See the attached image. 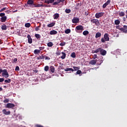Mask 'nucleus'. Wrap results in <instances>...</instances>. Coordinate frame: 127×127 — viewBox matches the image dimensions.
<instances>
[{
    "mask_svg": "<svg viewBox=\"0 0 127 127\" xmlns=\"http://www.w3.org/2000/svg\"><path fill=\"white\" fill-rule=\"evenodd\" d=\"M84 30V27L82 25H78L75 27V31L77 33H82V32Z\"/></svg>",
    "mask_w": 127,
    "mask_h": 127,
    "instance_id": "obj_1",
    "label": "nucleus"
},
{
    "mask_svg": "<svg viewBox=\"0 0 127 127\" xmlns=\"http://www.w3.org/2000/svg\"><path fill=\"white\" fill-rule=\"evenodd\" d=\"M2 77H4V78H6L7 79L9 77V74H8V72H7V70L6 69H3L2 71Z\"/></svg>",
    "mask_w": 127,
    "mask_h": 127,
    "instance_id": "obj_2",
    "label": "nucleus"
},
{
    "mask_svg": "<svg viewBox=\"0 0 127 127\" xmlns=\"http://www.w3.org/2000/svg\"><path fill=\"white\" fill-rule=\"evenodd\" d=\"M90 22H91V23H93L94 24H95L96 26H99V25H100V21H99V20L97 19H91Z\"/></svg>",
    "mask_w": 127,
    "mask_h": 127,
    "instance_id": "obj_3",
    "label": "nucleus"
},
{
    "mask_svg": "<svg viewBox=\"0 0 127 127\" xmlns=\"http://www.w3.org/2000/svg\"><path fill=\"white\" fill-rule=\"evenodd\" d=\"M104 15V12H100L98 13H96L95 14V17L96 18H100V17H102Z\"/></svg>",
    "mask_w": 127,
    "mask_h": 127,
    "instance_id": "obj_4",
    "label": "nucleus"
},
{
    "mask_svg": "<svg viewBox=\"0 0 127 127\" xmlns=\"http://www.w3.org/2000/svg\"><path fill=\"white\" fill-rule=\"evenodd\" d=\"M14 107H15V105L12 103H8L5 106V108H8L10 109H12V108H14Z\"/></svg>",
    "mask_w": 127,
    "mask_h": 127,
    "instance_id": "obj_5",
    "label": "nucleus"
},
{
    "mask_svg": "<svg viewBox=\"0 0 127 127\" xmlns=\"http://www.w3.org/2000/svg\"><path fill=\"white\" fill-rule=\"evenodd\" d=\"M98 60H92L89 62L90 65H96L97 64Z\"/></svg>",
    "mask_w": 127,
    "mask_h": 127,
    "instance_id": "obj_6",
    "label": "nucleus"
},
{
    "mask_svg": "<svg viewBox=\"0 0 127 127\" xmlns=\"http://www.w3.org/2000/svg\"><path fill=\"white\" fill-rule=\"evenodd\" d=\"M110 3H111V0H107V2L103 5L102 6L103 8H106V7H107V6L109 5V4H110Z\"/></svg>",
    "mask_w": 127,
    "mask_h": 127,
    "instance_id": "obj_7",
    "label": "nucleus"
},
{
    "mask_svg": "<svg viewBox=\"0 0 127 127\" xmlns=\"http://www.w3.org/2000/svg\"><path fill=\"white\" fill-rule=\"evenodd\" d=\"M100 54L101 55H102V56H105V55H106V54H107V51L104 50V49H100Z\"/></svg>",
    "mask_w": 127,
    "mask_h": 127,
    "instance_id": "obj_8",
    "label": "nucleus"
},
{
    "mask_svg": "<svg viewBox=\"0 0 127 127\" xmlns=\"http://www.w3.org/2000/svg\"><path fill=\"white\" fill-rule=\"evenodd\" d=\"M104 38L105 41H110V38L109 37V34L105 33L104 36Z\"/></svg>",
    "mask_w": 127,
    "mask_h": 127,
    "instance_id": "obj_9",
    "label": "nucleus"
},
{
    "mask_svg": "<svg viewBox=\"0 0 127 127\" xmlns=\"http://www.w3.org/2000/svg\"><path fill=\"white\" fill-rule=\"evenodd\" d=\"M79 20H80V19H79V18H74L72 19V23H74V24L78 23V22H79Z\"/></svg>",
    "mask_w": 127,
    "mask_h": 127,
    "instance_id": "obj_10",
    "label": "nucleus"
},
{
    "mask_svg": "<svg viewBox=\"0 0 127 127\" xmlns=\"http://www.w3.org/2000/svg\"><path fill=\"white\" fill-rule=\"evenodd\" d=\"M27 38L28 43H29V44H31V43H32V39L31 38V36H30V35H27Z\"/></svg>",
    "mask_w": 127,
    "mask_h": 127,
    "instance_id": "obj_11",
    "label": "nucleus"
},
{
    "mask_svg": "<svg viewBox=\"0 0 127 127\" xmlns=\"http://www.w3.org/2000/svg\"><path fill=\"white\" fill-rule=\"evenodd\" d=\"M2 112L3 114L4 115H6V116L10 115V111H6V110H5V109H3Z\"/></svg>",
    "mask_w": 127,
    "mask_h": 127,
    "instance_id": "obj_12",
    "label": "nucleus"
},
{
    "mask_svg": "<svg viewBox=\"0 0 127 127\" xmlns=\"http://www.w3.org/2000/svg\"><path fill=\"white\" fill-rule=\"evenodd\" d=\"M42 6H43V4H33V6H32V7H42Z\"/></svg>",
    "mask_w": 127,
    "mask_h": 127,
    "instance_id": "obj_13",
    "label": "nucleus"
},
{
    "mask_svg": "<svg viewBox=\"0 0 127 127\" xmlns=\"http://www.w3.org/2000/svg\"><path fill=\"white\" fill-rule=\"evenodd\" d=\"M57 33H58L57 31L55 30L50 31V34L51 35H55V34H57Z\"/></svg>",
    "mask_w": 127,
    "mask_h": 127,
    "instance_id": "obj_14",
    "label": "nucleus"
},
{
    "mask_svg": "<svg viewBox=\"0 0 127 127\" xmlns=\"http://www.w3.org/2000/svg\"><path fill=\"white\" fill-rule=\"evenodd\" d=\"M54 19H58L59 18L60 16H59V13H56L53 15Z\"/></svg>",
    "mask_w": 127,
    "mask_h": 127,
    "instance_id": "obj_15",
    "label": "nucleus"
},
{
    "mask_svg": "<svg viewBox=\"0 0 127 127\" xmlns=\"http://www.w3.org/2000/svg\"><path fill=\"white\" fill-rule=\"evenodd\" d=\"M50 70L52 73H54L55 72V67L53 65L51 66L50 67Z\"/></svg>",
    "mask_w": 127,
    "mask_h": 127,
    "instance_id": "obj_16",
    "label": "nucleus"
},
{
    "mask_svg": "<svg viewBox=\"0 0 127 127\" xmlns=\"http://www.w3.org/2000/svg\"><path fill=\"white\" fill-rule=\"evenodd\" d=\"M6 16H4L3 17H1V22H5V21H6Z\"/></svg>",
    "mask_w": 127,
    "mask_h": 127,
    "instance_id": "obj_17",
    "label": "nucleus"
},
{
    "mask_svg": "<svg viewBox=\"0 0 127 127\" xmlns=\"http://www.w3.org/2000/svg\"><path fill=\"white\" fill-rule=\"evenodd\" d=\"M27 3L28 4H30L31 5H32V6H33V3H34V1L32 0H28L27 2Z\"/></svg>",
    "mask_w": 127,
    "mask_h": 127,
    "instance_id": "obj_18",
    "label": "nucleus"
},
{
    "mask_svg": "<svg viewBox=\"0 0 127 127\" xmlns=\"http://www.w3.org/2000/svg\"><path fill=\"white\" fill-rule=\"evenodd\" d=\"M101 51V48H98L96 49V50H93L92 53H98V52H100Z\"/></svg>",
    "mask_w": 127,
    "mask_h": 127,
    "instance_id": "obj_19",
    "label": "nucleus"
},
{
    "mask_svg": "<svg viewBox=\"0 0 127 127\" xmlns=\"http://www.w3.org/2000/svg\"><path fill=\"white\" fill-rule=\"evenodd\" d=\"M102 36V34L100 32H97L95 35L96 38H99V37H101Z\"/></svg>",
    "mask_w": 127,
    "mask_h": 127,
    "instance_id": "obj_20",
    "label": "nucleus"
},
{
    "mask_svg": "<svg viewBox=\"0 0 127 127\" xmlns=\"http://www.w3.org/2000/svg\"><path fill=\"white\" fill-rule=\"evenodd\" d=\"M65 72H68V71H72V72H74V69L72 68H67L64 69Z\"/></svg>",
    "mask_w": 127,
    "mask_h": 127,
    "instance_id": "obj_21",
    "label": "nucleus"
},
{
    "mask_svg": "<svg viewBox=\"0 0 127 127\" xmlns=\"http://www.w3.org/2000/svg\"><path fill=\"white\" fill-rule=\"evenodd\" d=\"M62 54L63 55L62 57H61V58L62 59H65L66 58V53L64 52H62Z\"/></svg>",
    "mask_w": 127,
    "mask_h": 127,
    "instance_id": "obj_22",
    "label": "nucleus"
},
{
    "mask_svg": "<svg viewBox=\"0 0 127 127\" xmlns=\"http://www.w3.org/2000/svg\"><path fill=\"white\" fill-rule=\"evenodd\" d=\"M54 25H55V23L52 22V23H51L48 24L47 26H48V27H53V26H54Z\"/></svg>",
    "mask_w": 127,
    "mask_h": 127,
    "instance_id": "obj_23",
    "label": "nucleus"
},
{
    "mask_svg": "<svg viewBox=\"0 0 127 127\" xmlns=\"http://www.w3.org/2000/svg\"><path fill=\"white\" fill-rule=\"evenodd\" d=\"M35 36L37 39H40L41 38V36L39 34H35Z\"/></svg>",
    "mask_w": 127,
    "mask_h": 127,
    "instance_id": "obj_24",
    "label": "nucleus"
},
{
    "mask_svg": "<svg viewBox=\"0 0 127 127\" xmlns=\"http://www.w3.org/2000/svg\"><path fill=\"white\" fill-rule=\"evenodd\" d=\"M120 30H121V31H122L123 32H124L125 33H127V29H124V28H120Z\"/></svg>",
    "mask_w": 127,
    "mask_h": 127,
    "instance_id": "obj_25",
    "label": "nucleus"
},
{
    "mask_svg": "<svg viewBox=\"0 0 127 127\" xmlns=\"http://www.w3.org/2000/svg\"><path fill=\"white\" fill-rule=\"evenodd\" d=\"M34 54H36V55L39 54V53H40V50L36 49L34 50Z\"/></svg>",
    "mask_w": 127,
    "mask_h": 127,
    "instance_id": "obj_26",
    "label": "nucleus"
},
{
    "mask_svg": "<svg viewBox=\"0 0 127 127\" xmlns=\"http://www.w3.org/2000/svg\"><path fill=\"white\" fill-rule=\"evenodd\" d=\"M121 23V21H120L119 20H116L115 21V24H116V25H119V24H120Z\"/></svg>",
    "mask_w": 127,
    "mask_h": 127,
    "instance_id": "obj_27",
    "label": "nucleus"
},
{
    "mask_svg": "<svg viewBox=\"0 0 127 127\" xmlns=\"http://www.w3.org/2000/svg\"><path fill=\"white\" fill-rule=\"evenodd\" d=\"M83 34L85 36H87V35H88V34H89V31H88L87 30H85V31L83 32Z\"/></svg>",
    "mask_w": 127,
    "mask_h": 127,
    "instance_id": "obj_28",
    "label": "nucleus"
},
{
    "mask_svg": "<svg viewBox=\"0 0 127 127\" xmlns=\"http://www.w3.org/2000/svg\"><path fill=\"white\" fill-rule=\"evenodd\" d=\"M1 28L2 30H6V29H7V28L6 27V25H2Z\"/></svg>",
    "mask_w": 127,
    "mask_h": 127,
    "instance_id": "obj_29",
    "label": "nucleus"
},
{
    "mask_svg": "<svg viewBox=\"0 0 127 127\" xmlns=\"http://www.w3.org/2000/svg\"><path fill=\"white\" fill-rule=\"evenodd\" d=\"M47 46H48V47H52V46H53V43L50 42L48 43Z\"/></svg>",
    "mask_w": 127,
    "mask_h": 127,
    "instance_id": "obj_30",
    "label": "nucleus"
},
{
    "mask_svg": "<svg viewBox=\"0 0 127 127\" xmlns=\"http://www.w3.org/2000/svg\"><path fill=\"white\" fill-rule=\"evenodd\" d=\"M70 32H71V30H70V29H67L65 30V33H66V34H69Z\"/></svg>",
    "mask_w": 127,
    "mask_h": 127,
    "instance_id": "obj_31",
    "label": "nucleus"
},
{
    "mask_svg": "<svg viewBox=\"0 0 127 127\" xmlns=\"http://www.w3.org/2000/svg\"><path fill=\"white\" fill-rule=\"evenodd\" d=\"M70 56L72 58H76V54H75V52H73L71 53Z\"/></svg>",
    "mask_w": 127,
    "mask_h": 127,
    "instance_id": "obj_32",
    "label": "nucleus"
},
{
    "mask_svg": "<svg viewBox=\"0 0 127 127\" xmlns=\"http://www.w3.org/2000/svg\"><path fill=\"white\" fill-rule=\"evenodd\" d=\"M125 15H126L125 12H120L119 13V16H125Z\"/></svg>",
    "mask_w": 127,
    "mask_h": 127,
    "instance_id": "obj_33",
    "label": "nucleus"
},
{
    "mask_svg": "<svg viewBox=\"0 0 127 127\" xmlns=\"http://www.w3.org/2000/svg\"><path fill=\"white\" fill-rule=\"evenodd\" d=\"M31 26V24H30V23H27L25 24V27H27V28H29V27Z\"/></svg>",
    "mask_w": 127,
    "mask_h": 127,
    "instance_id": "obj_34",
    "label": "nucleus"
},
{
    "mask_svg": "<svg viewBox=\"0 0 127 127\" xmlns=\"http://www.w3.org/2000/svg\"><path fill=\"white\" fill-rule=\"evenodd\" d=\"M48 70H49V66L48 65H46V66H45L44 70L46 71V72H47Z\"/></svg>",
    "mask_w": 127,
    "mask_h": 127,
    "instance_id": "obj_35",
    "label": "nucleus"
},
{
    "mask_svg": "<svg viewBox=\"0 0 127 127\" xmlns=\"http://www.w3.org/2000/svg\"><path fill=\"white\" fill-rule=\"evenodd\" d=\"M73 68L74 71H77V70H79L80 69V66H73Z\"/></svg>",
    "mask_w": 127,
    "mask_h": 127,
    "instance_id": "obj_36",
    "label": "nucleus"
},
{
    "mask_svg": "<svg viewBox=\"0 0 127 127\" xmlns=\"http://www.w3.org/2000/svg\"><path fill=\"white\" fill-rule=\"evenodd\" d=\"M60 46H65L66 45V42H63L60 44Z\"/></svg>",
    "mask_w": 127,
    "mask_h": 127,
    "instance_id": "obj_37",
    "label": "nucleus"
},
{
    "mask_svg": "<svg viewBox=\"0 0 127 127\" xmlns=\"http://www.w3.org/2000/svg\"><path fill=\"white\" fill-rule=\"evenodd\" d=\"M5 83H10L11 82V80L10 78H8V79H6L4 80Z\"/></svg>",
    "mask_w": 127,
    "mask_h": 127,
    "instance_id": "obj_38",
    "label": "nucleus"
},
{
    "mask_svg": "<svg viewBox=\"0 0 127 127\" xmlns=\"http://www.w3.org/2000/svg\"><path fill=\"white\" fill-rule=\"evenodd\" d=\"M65 12L66 13H70L71 12V10L69 9H66Z\"/></svg>",
    "mask_w": 127,
    "mask_h": 127,
    "instance_id": "obj_39",
    "label": "nucleus"
},
{
    "mask_svg": "<svg viewBox=\"0 0 127 127\" xmlns=\"http://www.w3.org/2000/svg\"><path fill=\"white\" fill-rule=\"evenodd\" d=\"M35 31H38L39 30H40V26H37L35 28Z\"/></svg>",
    "mask_w": 127,
    "mask_h": 127,
    "instance_id": "obj_40",
    "label": "nucleus"
},
{
    "mask_svg": "<svg viewBox=\"0 0 127 127\" xmlns=\"http://www.w3.org/2000/svg\"><path fill=\"white\" fill-rule=\"evenodd\" d=\"M76 74H77V75H80V74H82V71L78 69V70L76 72Z\"/></svg>",
    "mask_w": 127,
    "mask_h": 127,
    "instance_id": "obj_41",
    "label": "nucleus"
},
{
    "mask_svg": "<svg viewBox=\"0 0 127 127\" xmlns=\"http://www.w3.org/2000/svg\"><path fill=\"white\" fill-rule=\"evenodd\" d=\"M56 55H57V56H59V55H61V53L60 52V51H57L56 52Z\"/></svg>",
    "mask_w": 127,
    "mask_h": 127,
    "instance_id": "obj_42",
    "label": "nucleus"
},
{
    "mask_svg": "<svg viewBox=\"0 0 127 127\" xmlns=\"http://www.w3.org/2000/svg\"><path fill=\"white\" fill-rule=\"evenodd\" d=\"M4 15H5V13H0V16L1 17H3V16H5Z\"/></svg>",
    "mask_w": 127,
    "mask_h": 127,
    "instance_id": "obj_43",
    "label": "nucleus"
},
{
    "mask_svg": "<svg viewBox=\"0 0 127 127\" xmlns=\"http://www.w3.org/2000/svg\"><path fill=\"white\" fill-rule=\"evenodd\" d=\"M17 62V59L15 58L14 59L13 61H12V63H16Z\"/></svg>",
    "mask_w": 127,
    "mask_h": 127,
    "instance_id": "obj_44",
    "label": "nucleus"
},
{
    "mask_svg": "<svg viewBox=\"0 0 127 127\" xmlns=\"http://www.w3.org/2000/svg\"><path fill=\"white\" fill-rule=\"evenodd\" d=\"M58 3H60V1H59V2L56 1V2H54V3H53V5H56V4H58Z\"/></svg>",
    "mask_w": 127,
    "mask_h": 127,
    "instance_id": "obj_45",
    "label": "nucleus"
},
{
    "mask_svg": "<svg viewBox=\"0 0 127 127\" xmlns=\"http://www.w3.org/2000/svg\"><path fill=\"white\" fill-rule=\"evenodd\" d=\"M6 9V7H4L0 10V12L3 11Z\"/></svg>",
    "mask_w": 127,
    "mask_h": 127,
    "instance_id": "obj_46",
    "label": "nucleus"
},
{
    "mask_svg": "<svg viewBox=\"0 0 127 127\" xmlns=\"http://www.w3.org/2000/svg\"><path fill=\"white\" fill-rule=\"evenodd\" d=\"M44 3H48V4H49V3H50V2L49 0H45Z\"/></svg>",
    "mask_w": 127,
    "mask_h": 127,
    "instance_id": "obj_47",
    "label": "nucleus"
},
{
    "mask_svg": "<svg viewBox=\"0 0 127 127\" xmlns=\"http://www.w3.org/2000/svg\"><path fill=\"white\" fill-rule=\"evenodd\" d=\"M101 42H102V43H105V42H106V40H105V39H104L103 38H102L101 39Z\"/></svg>",
    "mask_w": 127,
    "mask_h": 127,
    "instance_id": "obj_48",
    "label": "nucleus"
},
{
    "mask_svg": "<svg viewBox=\"0 0 127 127\" xmlns=\"http://www.w3.org/2000/svg\"><path fill=\"white\" fill-rule=\"evenodd\" d=\"M4 81V78H0V82L1 83Z\"/></svg>",
    "mask_w": 127,
    "mask_h": 127,
    "instance_id": "obj_49",
    "label": "nucleus"
},
{
    "mask_svg": "<svg viewBox=\"0 0 127 127\" xmlns=\"http://www.w3.org/2000/svg\"><path fill=\"white\" fill-rule=\"evenodd\" d=\"M8 102H9V100H8V99H5V100L3 101V102H4V103H8Z\"/></svg>",
    "mask_w": 127,
    "mask_h": 127,
    "instance_id": "obj_50",
    "label": "nucleus"
},
{
    "mask_svg": "<svg viewBox=\"0 0 127 127\" xmlns=\"http://www.w3.org/2000/svg\"><path fill=\"white\" fill-rule=\"evenodd\" d=\"M15 70L16 71H19V66H16Z\"/></svg>",
    "mask_w": 127,
    "mask_h": 127,
    "instance_id": "obj_51",
    "label": "nucleus"
},
{
    "mask_svg": "<svg viewBox=\"0 0 127 127\" xmlns=\"http://www.w3.org/2000/svg\"><path fill=\"white\" fill-rule=\"evenodd\" d=\"M45 60H50V58H49L47 56H45Z\"/></svg>",
    "mask_w": 127,
    "mask_h": 127,
    "instance_id": "obj_52",
    "label": "nucleus"
},
{
    "mask_svg": "<svg viewBox=\"0 0 127 127\" xmlns=\"http://www.w3.org/2000/svg\"><path fill=\"white\" fill-rule=\"evenodd\" d=\"M40 57H41V59H44V58H45V56H43V55L40 56Z\"/></svg>",
    "mask_w": 127,
    "mask_h": 127,
    "instance_id": "obj_53",
    "label": "nucleus"
},
{
    "mask_svg": "<svg viewBox=\"0 0 127 127\" xmlns=\"http://www.w3.org/2000/svg\"><path fill=\"white\" fill-rule=\"evenodd\" d=\"M50 7V6H49L48 5H46V4H43V6L42 7Z\"/></svg>",
    "mask_w": 127,
    "mask_h": 127,
    "instance_id": "obj_54",
    "label": "nucleus"
},
{
    "mask_svg": "<svg viewBox=\"0 0 127 127\" xmlns=\"http://www.w3.org/2000/svg\"><path fill=\"white\" fill-rule=\"evenodd\" d=\"M97 57H98V56H97L96 54H95L93 55V59H96V58H97Z\"/></svg>",
    "mask_w": 127,
    "mask_h": 127,
    "instance_id": "obj_55",
    "label": "nucleus"
},
{
    "mask_svg": "<svg viewBox=\"0 0 127 127\" xmlns=\"http://www.w3.org/2000/svg\"><path fill=\"white\" fill-rule=\"evenodd\" d=\"M43 49H44V47H40L39 48V50H40V52L41 51V50H43Z\"/></svg>",
    "mask_w": 127,
    "mask_h": 127,
    "instance_id": "obj_56",
    "label": "nucleus"
},
{
    "mask_svg": "<svg viewBox=\"0 0 127 127\" xmlns=\"http://www.w3.org/2000/svg\"><path fill=\"white\" fill-rule=\"evenodd\" d=\"M33 71L34 73H38V70L37 69H33Z\"/></svg>",
    "mask_w": 127,
    "mask_h": 127,
    "instance_id": "obj_57",
    "label": "nucleus"
},
{
    "mask_svg": "<svg viewBox=\"0 0 127 127\" xmlns=\"http://www.w3.org/2000/svg\"><path fill=\"white\" fill-rule=\"evenodd\" d=\"M85 15L86 16H88V15H89V12H85Z\"/></svg>",
    "mask_w": 127,
    "mask_h": 127,
    "instance_id": "obj_58",
    "label": "nucleus"
},
{
    "mask_svg": "<svg viewBox=\"0 0 127 127\" xmlns=\"http://www.w3.org/2000/svg\"><path fill=\"white\" fill-rule=\"evenodd\" d=\"M50 1V3H53L54 2V0H49Z\"/></svg>",
    "mask_w": 127,
    "mask_h": 127,
    "instance_id": "obj_59",
    "label": "nucleus"
},
{
    "mask_svg": "<svg viewBox=\"0 0 127 127\" xmlns=\"http://www.w3.org/2000/svg\"><path fill=\"white\" fill-rule=\"evenodd\" d=\"M121 28H124L125 29H127V25H124L123 26V27Z\"/></svg>",
    "mask_w": 127,
    "mask_h": 127,
    "instance_id": "obj_60",
    "label": "nucleus"
},
{
    "mask_svg": "<svg viewBox=\"0 0 127 127\" xmlns=\"http://www.w3.org/2000/svg\"><path fill=\"white\" fill-rule=\"evenodd\" d=\"M102 63H103V61H100V64L97 63V64L98 65H101V64H102Z\"/></svg>",
    "mask_w": 127,
    "mask_h": 127,
    "instance_id": "obj_61",
    "label": "nucleus"
},
{
    "mask_svg": "<svg viewBox=\"0 0 127 127\" xmlns=\"http://www.w3.org/2000/svg\"><path fill=\"white\" fill-rule=\"evenodd\" d=\"M2 73V69L0 68V74H1Z\"/></svg>",
    "mask_w": 127,
    "mask_h": 127,
    "instance_id": "obj_62",
    "label": "nucleus"
},
{
    "mask_svg": "<svg viewBox=\"0 0 127 127\" xmlns=\"http://www.w3.org/2000/svg\"><path fill=\"white\" fill-rule=\"evenodd\" d=\"M60 2H63V1H65V0H60Z\"/></svg>",
    "mask_w": 127,
    "mask_h": 127,
    "instance_id": "obj_63",
    "label": "nucleus"
},
{
    "mask_svg": "<svg viewBox=\"0 0 127 127\" xmlns=\"http://www.w3.org/2000/svg\"><path fill=\"white\" fill-rule=\"evenodd\" d=\"M37 59H38V60L41 59L40 56H39V57L37 58Z\"/></svg>",
    "mask_w": 127,
    "mask_h": 127,
    "instance_id": "obj_64",
    "label": "nucleus"
}]
</instances>
